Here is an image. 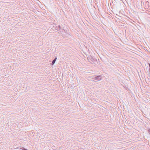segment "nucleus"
<instances>
[{
  "mask_svg": "<svg viewBox=\"0 0 150 150\" xmlns=\"http://www.w3.org/2000/svg\"><path fill=\"white\" fill-rule=\"evenodd\" d=\"M102 79V76H94L92 79L93 81L96 82Z\"/></svg>",
  "mask_w": 150,
  "mask_h": 150,
  "instance_id": "obj_1",
  "label": "nucleus"
},
{
  "mask_svg": "<svg viewBox=\"0 0 150 150\" xmlns=\"http://www.w3.org/2000/svg\"><path fill=\"white\" fill-rule=\"evenodd\" d=\"M57 59V57H55L54 59V60H53L52 61V65H53L55 63V62Z\"/></svg>",
  "mask_w": 150,
  "mask_h": 150,
  "instance_id": "obj_2",
  "label": "nucleus"
},
{
  "mask_svg": "<svg viewBox=\"0 0 150 150\" xmlns=\"http://www.w3.org/2000/svg\"><path fill=\"white\" fill-rule=\"evenodd\" d=\"M22 149L23 150H27V149H26L24 148H23Z\"/></svg>",
  "mask_w": 150,
  "mask_h": 150,
  "instance_id": "obj_3",
  "label": "nucleus"
},
{
  "mask_svg": "<svg viewBox=\"0 0 150 150\" xmlns=\"http://www.w3.org/2000/svg\"><path fill=\"white\" fill-rule=\"evenodd\" d=\"M59 28L60 29L61 28V27H60V25L59 26Z\"/></svg>",
  "mask_w": 150,
  "mask_h": 150,
  "instance_id": "obj_4",
  "label": "nucleus"
}]
</instances>
